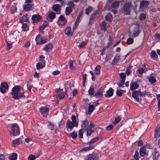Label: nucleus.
Instances as JSON below:
<instances>
[{
  "instance_id": "f257e3e1",
  "label": "nucleus",
  "mask_w": 160,
  "mask_h": 160,
  "mask_svg": "<svg viewBox=\"0 0 160 160\" xmlns=\"http://www.w3.org/2000/svg\"><path fill=\"white\" fill-rule=\"evenodd\" d=\"M21 86L18 85L14 87L12 89L11 92L12 97L15 99H19L22 97H24V92H21Z\"/></svg>"
},
{
  "instance_id": "f03ea898",
  "label": "nucleus",
  "mask_w": 160,
  "mask_h": 160,
  "mask_svg": "<svg viewBox=\"0 0 160 160\" xmlns=\"http://www.w3.org/2000/svg\"><path fill=\"white\" fill-rule=\"evenodd\" d=\"M89 122L87 120L82 121L81 127L82 128L84 129L87 131V136H90L93 133V131L92 129L89 128Z\"/></svg>"
},
{
  "instance_id": "7ed1b4c3",
  "label": "nucleus",
  "mask_w": 160,
  "mask_h": 160,
  "mask_svg": "<svg viewBox=\"0 0 160 160\" xmlns=\"http://www.w3.org/2000/svg\"><path fill=\"white\" fill-rule=\"evenodd\" d=\"M10 132V135L12 136H16L19 134V128L16 123H13L12 124Z\"/></svg>"
},
{
  "instance_id": "20e7f679",
  "label": "nucleus",
  "mask_w": 160,
  "mask_h": 160,
  "mask_svg": "<svg viewBox=\"0 0 160 160\" xmlns=\"http://www.w3.org/2000/svg\"><path fill=\"white\" fill-rule=\"evenodd\" d=\"M132 8L131 3H126L123 5V9L124 13L126 15H130Z\"/></svg>"
},
{
  "instance_id": "39448f33",
  "label": "nucleus",
  "mask_w": 160,
  "mask_h": 160,
  "mask_svg": "<svg viewBox=\"0 0 160 160\" xmlns=\"http://www.w3.org/2000/svg\"><path fill=\"white\" fill-rule=\"evenodd\" d=\"M5 40L6 42V48L7 50L8 51L12 48V44L14 42V41L10 37H7Z\"/></svg>"
},
{
  "instance_id": "423d86ee",
  "label": "nucleus",
  "mask_w": 160,
  "mask_h": 160,
  "mask_svg": "<svg viewBox=\"0 0 160 160\" xmlns=\"http://www.w3.org/2000/svg\"><path fill=\"white\" fill-rule=\"evenodd\" d=\"M8 88L9 86L6 82H2L0 86V92L2 93H4L8 91Z\"/></svg>"
},
{
  "instance_id": "0eeeda50",
  "label": "nucleus",
  "mask_w": 160,
  "mask_h": 160,
  "mask_svg": "<svg viewBox=\"0 0 160 160\" xmlns=\"http://www.w3.org/2000/svg\"><path fill=\"white\" fill-rule=\"evenodd\" d=\"M40 112L43 117H47L48 114L49 108L46 106L42 107L39 109Z\"/></svg>"
},
{
  "instance_id": "6e6552de",
  "label": "nucleus",
  "mask_w": 160,
  "mask_h": 160,
  "mask_svg": "<svg viewBox=\"0 0 160 160\" xmlns=\"http://www.w3.org/2000/svg\"><path fill=\"white\" fill-rule=\"evenodd\" d=\"M140 91H134L132 94V96L137 101L141 100V97H140Z\"/></svg>"
},
{
  "instance_id": "1a4fd4ad",
  "label": "nucleus",
  "mask_w": 160,
  "mask_h": 160,
  "mask_svg": "<svg viewBox=\"0 0 160 160\" xmlns=\"http://www.w3.org/2000/svg\"><path fill=\"white\" fill-rule=\"evenodd\" d=\"M67 22L66 19L62 15H60L57 22V23L59 25H65Z\"/></svg>"
},
{
  "instance_id": "9d476101",
  "label": "nucleus",
  "mask_w": 160,
  "mask_h": 160,
  "mask_svg": "<svg viewBox=\"0 0 160 160\" xmlns=\"http://www.w3.org/2000/svg\"><path fill=\"white\" fill-rule=\"evenodd\" d=\"M35 40L37 44L41 45L47 42L46 39L41 37L39 35L37 36Z\"/></svg>"
},
{
  "instance_id": "9b49d317",
  "label": "nucleus",
  "mask_w": 160,
  "mask_h": 160,
  "mask_svg": "<svg viewBox=\"0 0 160 160\" xmlns=\"http://www.w3.org/2000/svg\"><path fill=\"white\" fill-rule=\"evenodd\" d=\"M141 30L140 29L139 26L138 25L134 28L132 37L135 38L138 36Z\"/></svg>"
},
{
  "instance_id": "f8f14e48",
  "label": "nucleus",
  "mask_w": 160,
  "mask_h": 160,
  "mask_svg": "<svg viewBox=\"0 0 160 160\" xmlns=\"http://www.w3.org/2000/svg\"><path fill=\"white\" fill-rule=\"evenodd\" d=\"M98 156L95 154H91L88 155L85 160H98Z\"/></svg>"
},
{
  "instance_id": "ddd939ff",
  "label": "nucleus",
  "mask_w": 160,
  "mask_h": 160,
  "mask_svg": "<svg viewBox=\"0 0 160 160\" xmlns=\"http://www.w3.org/2000/svg\"><path fill=\"white\" fill-rule=\"evenodd\" d=\"M74 124L70 120H68L67 122V129L69 131L68 129H70V131H71L73 128Z\"/></svg>"
},
{
  "instance_id": "4468645a",
  "label": "nucleus",
  "mask_w": 160,
  "mask_h": 160,
  "mask_svg": "<svg viewBox=\"0 0 160 160\" xmlns=\"http://www.w3.org/2000/svg\"><path fill=\"white\" fill-rule=\"evenodd\" d=\"M103 90L102 88H99L95 93L94 96L96 98H100L102 95Z\"/></svg>"
},
{
  "instance_id": "2eb2a0df",
  "label": "nucleus",
  "mask_w": 160,
  "mask_h": 160,
  "mask_svg": "<svg viewBox=\"0 0 160 160\" xmlns=\"http://www.w3.org/2000/svg\"><path fill=\"white\" fill-rule=\"evenodd\" d=\"M150 2H149L143 0L140 2V9H144L145 8H147L149 5Z\"/></svg>"
},
{
  "instance_id": "dca6fc26",
  "label": "nucleus",
  "mask_w": 160,
  "mask_h": 160,
  "mask_svg": "<svg viewBox=\"0 0 160 160\" xmlns=\"http://www.w3.org/2000/svg\"><path fill=\"white\" fill-rule=\"evenodd\" d=\"M56 17L55 14L53 12L50 13L47 17V20L50 22H52Z\"/></svg>"
},
{
  "instance_id": "f3484780",
  "label": "nucleus",
  "mask_w": 160,
  "mask_h": 160,
  "mask_svg": "<svg viewBox=\"0 0 160 160\" xmlns=\"http://www.w3.org/2000/svg\"><path fill=\"white\" fill-rule=\"evenodd\" d=\"M140 155L141 157H144L145 156H148V154L146 152V148L144 147L141 148L139 150Z\"/></svg>"
},
{
  "instance_id": "a211bd4d",
  "label": "nucleus",
  "mask_w": 160,
  "mask_h": 160,
  "mask_svg": "<svg viewBox=\"0 0 160 160\" xmlns=\"http://www.w3.org/2000/svg\"><path fill=\"white\" fill-rule=\"evenodd\" d=\"M160 137V125L157 126L155 130L154 138H158Z\"/></svg>"
},
{
  "instance_id": "6ab92c4d",
  "label": "nucleus",
  "mask_w": 160,
  "mask_h": 160,
  "mask_svg": "<svg viewBox=\"0 0 160 160\" xmlns=\"http://www.w3.org/2000/svg\"><path fill=\"white\" fill-rule=\"evenodd\" d=\"M33 6L32 3H27L25 4L23 7V9L25 11H28L31 10V8Z\"/></svg>"
},
{
  "instance_id": "aec40b11",
  "label": "nucleus",
  "mask_w": 160,
  "mask_h": 160,
  "mask_svg": "<svg viewBox=\"0 0 160 160\" xmlns=\"http://www.w3.org/2000/svg\"><path fill=\"white\" fill-rule=\"evenodd\" d=\"M153 158L154 160H157L159 156V152L156 148H154L152 152Z\"/></svg>"
},
{
  "instance_id": "412c9836",
  "label": "nucleus",
  "mask_w": 160,
  "mask_h": 160,
  "mask_svg": "<svg viewBox=\"0 0 160 160\" xmlns=\"http://www.w3.org/2000/svg\"><path fill=\"white\" fill-rule=\"evenodd\" d=\"M53 46L52 44V43H50L46 45L43 49L47 52H49L52 50Z\"/></svg>"
},
{
  "instance_id": "4be33fe9",
  "label": "nucleus",
  "mask_w": 160,
  "mask_h": 160,
  "mask_svg": "<svg viewBox=\"0 0 160 160\" xmlns=\"http://www.w3.org/2000/svg\"><path fill=\"white\" fill-rule=\"evenodd\" d=\"M42 18L38 15H34L32 17V19L34 22H37L41 20Z\"/></svg>"
},
{
  "instance_id": "5701e85b",
  "label": "nucleus",
  "mask_w": 160,
  "mask_h": 160,
  "mask_svg": "<svg viewBox=\"0 0 160 160\" xmlns=\"http://www.w3.org/2000/svg\"><path fill=\"white\" fill-rule=\"evenodd\" d=\"M120 55L119 54H117L112 61L111 64L113 65L116 64L120 60Z\"/></svg>"
},
{
  "instance_id": "b1692460",
  "label": "nucleus",
  "mask_w": 160,
  "mask_h": 160,
  "mask_svg": "<svg viewBox=\"0 0 160 160\" xmlns=\"http://www.w3.org/2000/svg\"><path fill=\"white\" fill-rule=\"evenodd\" d=\"M114 90L111 88H109V90L106 92L105 96L106 97H111L113 94Z\"/></svg>"
},
{
  "instance_id": "393cba45",
  "label": "nucleus",
  "mask_w": 160,
  "mask_h": 160,
  "mask_svg": "<svg viewBox=\"0 0 160 160\" xmlns=\"http://www.w3.org/2000/svg\"><path fill=\"white\" fill-rule=\"evenodd\" d=\"M65 34L68 37L72 36L73 32L71 31V29L70 27H68L65 31Z\"/></svg>"
},
{
  "instance_id": "a878e982",
  "label": "nucleus",
  "mask_w": 160,
  "mask_h": 160,
  "mask_svg": "<svg viewBox=\"0 0 160 160\" xmlns=\"http://www.w3.org/2000/svg\"><path fill=\"white\" fill-rule=\"evenodd\" d=\"M56 92L57 93V96L60 99H62L63 98L65 97L63 92H62L60 90H56Z\"/></svg>"
},
{
  "instance_id": "bb28decb",
  "label": "nucleus",
  "mask_w": 160,
  "mask_h": 160,
  "mask_svg": "<svg viewBox=\"0 0 160 160\" xmlns=\"http://www.w3.org/2000/svg\"><path fill=\"white\" fill-rule=\"evenodd\" d=\"M13 146H15L22 143V141L21 138H18L13 141Z\"/></svg>"
},
{
  "instance_id": "cd10ccee",
  "label": "nucleus",
  "mask_w": 160,
  "mask_h": 160,
  "mask_svg": "<svg viewBox=\"0 0 160 160\" xmlns=\"http://www.w3.org/2000/svg\"><path fill=\"white\" fill-rule=\"evenodd\" d=\"M139 86L137 83L135 82H131L130 83V89L131 90H133L136 89Z\"/></svg>"
},
{
  "instance_id": "c85d7f7f",
  "label": "nucleus",
  "mask_w": 160,
  "mask_h": 160,
  "mask_svg": "<svg viewBox=\"0 0 160 160\" xmlns=\"http://www.w3.org/2000/svg\"><path fill=\"white\" fill-rule=\"evenodd\" d=\"M32 79H30L27 82V89L30 91H31V89L33 87V85L32 84Z\"/></svg>"
},
{
  "instance_id": "c756f323",
  "label": "nucleus",
  "mask_w": 160,
  "mask_h": 160,
  "mask_svg": "<svg viewBox=\"0 0 160 160\" xmlns=\"http://www.w3.org/2000/svg\"><path fill=\"white\" fill-rule=\"evenodd\" d=\"M60 5L59 4H55L53 6V9L55 12L58 13L60 10Z\"/></svg>"
},
{
  "instance_id": "7c9ffc66",
  "label": "nucleus",
  "mask_w": 160,
  "mask_h": 160,
  "mask_svg": "<svg viewBox=\"0 0 160 160\" xmlns=\"http://www.w3.org/2000/svg\"><path fill=\"white\" fill-rule=\"evenodd\" d=\"M72 122L74 124V126L76 127H77L78 126V121H77L75 115H72Z\"/></svg>"
},
{
  "instance_id": "2f4dec72",
  "label": "nucleus",
  "mask_w": 160,
  "mask_h": 160,
  "mask_svg": "<svg viewBox=\"0 0 160 160\" xmlns=\"http://www.w3.org/2000/svg\"><path fill=\"white\" fill-rule=\"evenodd\" d=\"M73 8L70 7H67L66 8L65 13L66 15L68 16L72 12V9Z\"/></svg>"
},
{
  "instance_id": "473e14b6",
  "label": "nucleus",
  "mask_w": 160,
  "mask_h": 160,
  "mask_svg": "<svg viewBox=\"0 0 160 160\" xmlns=\"http://www.w3.org/2000/svg\"><path fill=\"white\" fill-rule=\"evenodd\" d=\"M28 21V18L27 15H23L21 18L20 19V21L21 22H27Z\"/></svg>"
},
{
  "instance_id": "72a5a7b5",
  "label": "nucleus",
  "mask_w": 160,
  "mask_h": 160,
  "mask_svg": "<svg viewBox=\"0 0 160 160\" xmlns=\"http://www.w3.org/2000/svg\"><path fill=\"white\" fill-rule=\"evenodd\" d=\"M119 4L120 2L119 1H115L112 3V6L114 8H116L118 7Z\"/></svg>"
},
{
  "instance_id": "f704fd0d",
  "label": "nucleus",
  "mask_w": 160,
  "mask_h": 160,
  "mask_svg": "<svg viewBox=\"0 0 160 160\" xmlns=\"http://www.w3.org/2000/svg\"><path fill=\"white\" fill-rule=\"evenodd\" d=\"M17 155L16 153H13L8 157V159L10 160H16Z\"/></svg>"
},
{
  "instance_id": "c9c22d12",
  "label": "nucleus",
  "mask_w": 160,
  "mask_h": 160,
  "mask_svg": "<svg viewBox=\"0 0 160 160\" xmlns=\"http://www.w3.org/2000/svg\"><path fill=\"white\" fill-rule=\"evenodd\" d=\"M88 92L90 95H94L95 90L93 86H92L90 87L88 91Z\"/></svg>"
},
{
  "instance_id": "e433bc0d",
  "label": "nucleus",
  "mask_w": 160,
  "mask_h": 160,
  "mask_svg": "<svg viewBox=\"0 0 160 160\" xmlns=\"http://www.w3.org/2000/svg\"><path fill=\"white\" fill-rule=\"evenodd\" d=\"M94 148V145H91L88 147H86L84 148H82L81 151H87L91 150L92 149H93Z\"/></svg>"
},
{
  "instance_id": "4c0bfd02",
  "label": "nucleus",
  "mask_w": 160,
  "mask_h": 160,
  "mask_svg": "<svg viewBox=\"0 0 160 160\" xmlns=\"http://www.w3.org/2000/svg\"><path fill=\"white\" fill-rule=\"evenodd\" d=\"M149 81L152 84H153L156 81V78L153 77H150L148 78Z\"/></svg>"
},
{
  "instance_id": "58836bf2",
  "label": "nucleus",
  "mask_w": 160,
  "mask_h": 160,
  "mask_svg": "<svg viewBox=\"0 0 160 160\" xmlns=\"http://www.w3.org/2000/svg\"><path fill=\"white\" fill-rule=\"evenodd\" d=\"M106 20L111 21L112 20V16L111 13H108L105 17Z\"/></svg>"
},
{
  "instance_id": "ea45409f",
  "label": "nucleus",
  "mask_w": 160,
  "mask_h": 160,
  "mask_svg": "<svg viewBox=\"0 0 160 160\" xmlns=\"http://www.w3.org/2000/svg\"><path fill=\"white\" fill-rule=\"evenodd\" d=\"M90 103L88 104L89 106L88 107V111L89 112H92L94 109V107L93 105H90Z\"/></svg>"
},
{
  "instance_id": "a19ab883",
  "label": "nucleus",
  "mask_w": 160,
  "mask_h": 160,
  "mask_svg": "<svg viewBox=\"0 0 160 160\" xmlns=\"http://www.w3.org/2000/svg\"><path fill=\"white\" fill-rule=\"evenodd\" d=\"M101 29L102 30H103L104 32L105 31L106 24L104 22H102L100 24Z\"/></svg>"
},
{
  "instance_id": "79ce46f5",
  "label": "nucleus",
  "mask_w": 160,
  "mask_h": 160,
  "mask_svg": "<svg viewBox=\"0 0 160 160\" xmlns=\"http://www.w3.org/2000/svg\"><path fill=\"white\" fill-rule=\"evenodd\" d=\"M125 91L122 90H117L116 91L117 95L119 96H121L122 94Z\"/></svg>"
},
{
  "instance_id": "37998d69",
  "label": "nucleus",
  "mask_w": 160,
  "mask_h": 160,
  "mask_svg": "<svg viewBox=\"0 0 160 160\" xmlns=\"http://www.w3.org/2000/svg\"><path fill=\"white\" fill-rule=\"evenodd\" d=\"M120 118L119 117H118L115 118V121L112 122V123L114 124V126H115L117 123H118L120 121Z\"/></svg>"
},
{
  "instance_id": "c03bdc74",
  "label": "nucleus",
  "mask_w": 160,
  "mask_h": 160,
  "mask_svg": "<svg viewBox=\"0 0 160 160\" xmlns=\"http://www.w3.org/2000/svg\"><path fill=\"white\" fill-rule=\"evenodd\" d=\"M84 133L83 129H81L78 132V136L80 138H83V135Z\"/></svg>"
},
{
  "instance_id": "a18cd8bd",
  "label": "nucleus",
  "mask_w": 160,
  "mask_h": 160,
  "mask_svg": "<svg viewBox=\"0 0 160 160\" xmlns=\"http://www.w3.org/2000/svg\"><path fill=\"white\" fill-rule=\"evenodd\" d=\"M70 137H71L73 139H75L77 136V133L75 132H73L72 133L69 134Z\"/></svg>"
},
{
  "instance_id": "49530a36",
  "label": "nucleus",
  "mask_w": 160,
  "mask_h": 160,
  "mask_svg": "<svg viewBox=\"0 0 160 160\" xmlns=\"http://www.w3.org/2000/svg\"><path fill=\"white\" fill-rule=\"evenodd\" d=\"M98 140V137H96L92 139L89 142H88V144H92L94 142H97Z\"/></svg>"
},
{
  "instance_id": "de8ad7c7",
  "label": "nucleus",
  "mask_w": 160,
  "mask_h": 160,
  "mask_svg": "<svg viewBox=\"0 0 160 160\" xmlns=\"http://www.w3.org/2000/svg\"><path fill=\"white\" fill-rule=\"evenodd\" d=\"M134 157L135 160H139V153L136 150L134 156ZM131 160H133L131 159Z\"/></svg>"
},
{
  "instance_id": "09e8293b",
  "label": "nucleus",
  "mask_w": 160,
  "mask_h": 160,
  "mask_svg": "<svg viewBox=\"0 0 160 160\" xmlns=\"http://www.w3.org/2000/svg\"><path fill=\"white\" fill-rule=\"evenodd\" d=\"M87 43L86 41H83L78 45V47L80 48H83L86 46Z\"/></svg>"
},
{
  "instance_id": "8fccbe9b",
  "label": "nucleus",
  "mask_w": 160,
  "mask_h": 160,
  "mask_svg": "<svg viewBox=\"0 0 160 160\" xmlns=\"http://www.w3.org/2000/svg\"><path fill=\"white\" fill-rule=\"evenodd\" d=\"M125 81L124 79L121 80L120 82L118 84L119 87L123 88V85L124 84Z\"/></svg>"
},
{
  "instance_id": "3c124183",
  "label": "nucleus",
  "mask_w": 160,
  "mask_h": 160,
  "mask_svg": "<svg viewBox=\"0 0 160 160\" xmlns=\"http://www.w3.org/2000/svg\"><path fill=\"white\" fill-rule=\"evenodd\" d=\"M133 42V40L131 38H128L127 41V43L129 45L132 44Z\"/></svg>"
},
{
  "instance_id": "603ef678",
  "label": "nucleus",
  "mask_w": 160,
  "mask_h": 160,
  "mask_svg": "<svg viewBox=\"0 0 160 160\" xmlns=\"http://www.w3.org/2000/svg\"><path fill=\"white\" fill-rule=\"evenodd\" d=\"M92 9V8L91 7H89L88 8L86 9L85 10V13L88 14L90 12Z\"/></svg>"
},
{
  "instance_id": "864d4df0",
  "label": "nucleus",
  "mask_w": 160,
  "mask_h": 160,
  "mask_svg": "<svg viewBox=\"0 0 160 160\" xmlns=\"http://www.w3.org/2000/svg\"><path fill=\"white\" fill-rule=\"evenodd\" d=\"M17 8L16 7V6L14 5L11 8V13H14L17 10Z\"/></svg>"
},
{
  "instance_id": "5fc2aeb1",
  "label": "nucleus",
  "mask_w": 160,
  "mask_h": 160,
  "mask_svg": "<svg viewBox=\"0 0 160 160\" xmlns=\"http://www.w3.org/2000/svg\"><path fill=\"white\" fill-rule=\"evenodd\" d=\"M65 89L66 91L68 90V88H70V83L69 82H67L65 84Z\"/></svg>"
},
{
  "instance_id": "6e6d98bb",
  "label": "nucleus",
  "mask_w": 160,
  "mask_h": 160,
  "mask_svg": "<svg viewBox=\"0 0 160 160\" xmlns=\"http://www.w3.org/2000/svg\"><path fill=\"white\" fill-rule=\"evenodd\" d=\"M114 126L112 124H110L107 126L106 127V129L108 131H110L112 130Z\"/></svg>"
},
{
  "instance_id": "4d7b16f0",
  "label": "nucleus",
  "mask_w": 160,
  "mask_h": 160,
  "mask_svg": "<svg viewBox=\"0 0 160 160\" xmlns=\"http://www.w3.org/2000/svg\"><path fill=\"white\" fill-rule=\"evenodd\" d=\"M22 28L23 29V30L25 31L28 29V27L27 25L24 23L22 25Z\"/></svg>"
},
{
  "instance_id": "13d9d810",
  "label": "nucleus",
  "mask_w": 160,
  "mask_h": 160,
  "mask_svg": "<svg viewBox=\"0 0 160 160\" xmlns=\"http://www.w3.org/2000/svg\"><path fill=\"white\" fill-rule=\"evenodd\" d=\"M82 11H81L80 12V13L79 14V15H78V17L77 18V19H76V22H79V19L81 17V16L82 15Z\"/></svg>"
},
{
  "instance_id": "bf43d9fd",
  "label": "nucleus",
  "mask_w": 160,
  "mask_h": 160,
  "mask_svg": "<svg viewBox=\"0 0 160 160\" xmlns=\"http://www.w3.org/2000/svg\"><path fill=\"white\" fill-rule=\"evenodd\" d=\"M73 61L72 60H70L69 62L70 68L72 70L74 68V66L73 65Z\"/></svg>"
},
{
  "instance_id": "052dcab7",
  "label": "nucleus",
  "mask_w": 160,
  "mask_h": 160,
  "mask_svg": "<svg viewBox=\"0 0 160 160\" xmlns=\"http://www.w3.org/2000/svg\"><path fill=\"white\" fill-rule=\"evenodd\" d=\"M99 12V11L98 10H96L92 14V15L91 17V18L93 19L94 18L96 14H98Z\"/></svg>"
},
{
  "instance_id": "680f3d73",
  "label": "nucleus",
  "mask_w": 160,
  "mask_h": 160,
  "mask_svg": "<svg viewBox=\"0 0 160 160\" xmlns=\"http://www.w3.org/2000/svg\"><path fill=\"white\" fill-rule=\"evenodd\" d=\"M36 159V157L33 155H30L28 158V160H34Z\"/></svg>"
},
{
  "instance_id": "e2e57ef3",
  "label": "nucleus",
  "mask_w": 160,
  "mask_h": 160,
  "mask_svg": "<svg viewBox=\"0 0 160 160\" xmlns=\"http://www.w3.org/2000/svg\"><path fill=\"white\" fill-rule=\"evenodd\" d=\"M37 68L38 69H40L42 68V64L41 62L38 63L36 65Z\"/></svg>"
},
{
  "instance_id": "0e129e2a",
  "label": "nucleus",
  "mask_w": 160,
  "mask_h": 160,
  "mask_svg": "<svg viewBox=\"0 0 160 160\" xmlns=\"http://www.w3.org/2000/svg\"><path fill=\"white\" fill-rule=\"evenodd\" d=\"M112 58V55L111 54H107L106 57V61H108V60H110Z\"/></svg>"
},
{
  "instance_id": "69168bd1",
  "label": "nucleus",
  "mask_w": 160,
  "mask_h": 160,
  "mask_svg": "<svg viewBox=\"0 0 160 160\" xmlns=\"http://www.w3.org/2000/svg\"><path fill=\"white\" fill-rule=\"evenodd\" d=\"M157 56L156 52L154 51H152L150 55L151 58H153Z\"/></svg>"
},
{
  "instance_id": "338daca9",
  "label": "nucleus",
  "mask_w": 160,
  "mask_h": 160,
  "mask_svg": "<svg viewBox=\"0 0 160 160\" xmlns=\"http://www.w3.org/2000/svg\"><path fill=\"white\" fill-rule=\"evenodd\" d=\"M144 71V69L143 68H138V73L140 74L142 73Z\"/></svg>"
},
{
  "instance_id": "774afa93",
  "label": "nucleus",
  "mask_w": 160,
  "mask_h": 160,
  "mask_svg": "<svg viewBox=\"0 0 160 160\" xmlns=\"http://www.w3.org/2000/svg\"><path fill=\"white\" fill-rule=\"evenodd\" d=\"M126 74L124 73H121L120 74V78L122 79H124L125 80V77H126Z\"/></svg>"
}]
</instances>
